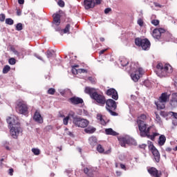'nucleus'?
Instances as JSON below:
<instances>
[{
	"label": "nucleus",
	"mask_w": 177,
	"mask_h": 177,
	"mask_svg": "<svg viewBox=\"0 0 177 177\" xmlns=\"http://www.w3.org/2000/svg\"><path fill=\"white\" fill-rule=\"evenodd\" d=\"M33 120H35V121L39 124H42V122H44V118H42L41 113L38 111H36L35 113Z\"/></svg>",
	"instance_id": "16"
},
{
	"label": "nucleus",
	"mask_w": 177,
	"mask_h": 177,
	"mask_svg": "<svg viewBox=\"0 0 177 177\" xmlns=\"http://www.w3.org/2000/svg\"><path fill=\"white\" fill-rule=\"evenodd\" d=\"M105 133H106V135H111L112 136H117L118 135V133L113 130V129L111 128L106 129Z\"/></svg>",
	"instance_id": "20"
},
{
	"label": "nucleus",
	"mask_w": 177,
	"mask_h": 177,
	"mask_svg": "<svg viewBox=\"0 0 177 177\" xmlns=\"http://www.w3.org/2000/svg\"><path fill=\"white\" fill-rule=\"evenodd\" d=\"M15 110L17 113L19 114H23L24 115H26L28 114V105H27V102L23 100H18L16 102Z\"/></svg>",
	"instance_id": "5"
},
{
	"label": "nucleus",
	"mask_w": 177,
	"mask_h": 177,
	"mask_svg": "<svg viewBox=\"0 0 177 177\" xmlns=\"http://www.w3.org/2000/svg\"><path fill=\"white\" fill-rule=\"evenodd\" d=\"M102 0H95V5H100Z\"/></svg>",
	"instance_id": "57"
},
{
	"label": "nucleus",
	"mask_w": 177,
	"mask_h": 177,
	"mask_svg": "<svg viewBox=\"0 0 177 177\" xmlns=\"http://www.w3.org/2000/svg\"><path fill=\"white\" fill-rule=\"evenodd\" d=\"M106 109L109 113H110L111 115L113 117H117L118 113L115 112L117 110V102L113 99L105 100Z\"/></svg>",
	"instance_id": "6"
},
{
	"label": "nucleus",
	"mask_w": 177,
	"mask_h": 177,
	"mask_svg": "<svg viewBox=\"0 0 177 177\" xmlns=\"http://www.w3.org/2000/svg\"><path fill=\"white\" fill-rule=\"evenodd\" d=\"M15 23V21H13V19H12L11 18H7L6 19V24H8L9 26H13Z\"/></svg>",
	"instance_id": "32"
},
{
	"label": "nucleus",
	"mask_w": 177,
	"mask_h": 177,
	"mask_svg": "<svg viewBox=\"0 0 177 177\" xmlns=\"http://www.w3.org/2000/svg\"><path fill=\"white\" fill-rule=\"evenodd\" d=\"M7 122L8 124V127H10V133L11 136L14 139H17V136H19V134L20 133V131H21V127H20V123L19 122H16L15 120V118L8 117L7 118Z\"/></svg>",
	"instance_id": "3"
},
{
	"label": "nucleus",
	"mask_w": 177,
	"mask_h": 177,
	"mask_svg": "<svg viewBox=\"0 0 177 177\" xmlns=\"http://www.w3.org/2000/svg\"><path fill=\"white\" fill-rule=\"evenodd\" d=\"M69 118H73V120H74V118H75V112L71 111L68 115H67Z\"/></svg>",
	"instance_id": "34"
},
{
	"label": "nucleus",
	"mask_w": 177,
	"mask_h": 177,
	"mask_svg": "<svg viewBox=\"0 0 177 177\" xmlns=\"http://www.w3.org/2000/svg\"><path fill=\"white\" fill-rule=\"evenodd\" d=\"M164 35H168L167 30L162 28H155L152 32V37L155 39H161Z\"/></svg>",
	"instance_id": "9"
},
{
	"label": "nucleus",
	"mask_w": 177,
	"mask_h": 177,
	"mask_svg": "<svg viewBox=\"0 0 177 177\" xmlns=\"http://www.w3.org/2000/svg\"><path fill=\"white\" fill-rule=\"evenodd\" d=\"M138 118L137 124L138 125L140 136H142V138L147 137L148 139L153 141L156 140V137L159 136L160 133H157V130L153 127L151 126L147 127V124L145 122V121L147 120V116L145 114H141Z\"/></svg>",
	"instance_id": "1"
},
{
	"label": "nucleus",
	"mask_w": 177,
	"mask_h": 177,
	"mask_svg": "<svg viewBox=\"0 0 177 177\" xmlns=\"http://www.w3.org/2000/svg\"><path fill=\"white\" fill-rule=\"evenodd\" d=\"M68 102H70V103H71L72 104H82V103H84V100H82V98L80 97H72L71 98L68 99Z\"/></svg>",
	"instance_id": "14"
},
{
	"label": "nucleus",
	"mask_w": 177,
	"mask_h": 177,
	"mask_svg": "<svg viewBox=\"0 0 177 177\" xmlns=\"http://www.w3.org/2000/svg\"><path fill=\"white\" fill-rule=\"evenodd\" d=\"M110 12H111V8H107L104 10L105 15H107L108 13H110Z\"/></svg>",
	"instance_id": "52"
},
{
	"label": "nucleus",
	"mask_w": 177,
	"mask_h": 177,
	"mask_svg": "<svg viewBox=\"0 0 177 177\" xmlns=\"http://www.w3.org/2000/svg\"><path fill=\"white\" fill-rule=\"evenodd\" d=\"M75 67H80L79 65H75L74 66L72 67V73L75 75H77V74H79V72H78V69L75 68Z\"/></svg>",
	"instance_id": "31"
},
{
	"label": "nucleus",
	"mask_w": 177,
	"mask_h": 177,
	"mask_svg": "<svg viewBox=\"0 0 177 177\" xmlns=\"http://www.w3.org/2000/svg\"><path fill=\"white\" fill-rule=\"evenodd\" d=\"M97 151H98V153H104V154H109V153H110V150L104 152V148H103V146H102V145L100 144L97 145Z\"/></svg>",
	"instance_id": "23"
},
{
	"label": "nucleus",
	"mask_w": 177,
	"mask_h": 177,
	"mask_svg": "<svg viewBox=\"0 0 177 177\" xmlns=\"http://www.w3.org/2000/svg\"><path fill=\"white\" fill-rule=\"evenodd\" d=\"M84 5L85 9H92L95 8V0H84Z\"/></svg>",
	"instance_id": "15"
},
{
	"label": "nucleus",
	"mask_w": 177,
	"mask_h": 177,
	"mask_svg": "<svg viewBox=\"0 0 177 177\" xmlns=\"http://www.w3.org/2000/svg\"><path fill=\"white\" fill-rule=\"evenodd\" d=\"M172 124H174L175 126L177 125V119H173Z\"/></svg>",
	"instance_id": "59"
},
{
	"label": "nucleus",
	"mask_w": 177,
	"mask_h": 177,
	"mask_svg": "<svg viewBox=\"0 0 177 177\" xmlns=\"http://www.w3.org/2000/svg\"><path fill=\"white\" fill-rule=\"evenodd\" d=\"M166 140H167V138H165V136L161 135L159 137V140H158L159 146H164V145H165Z\"/></svg>",
	"instance_id": "21"
},
{
	"label": "nucleus",
	"mask_w": 177,
	"mask_h": 177,
	"mask_svg": "<svg viewBox=\"0 0 177 177\" xmlns=\"http://www.w3.org/2000/svg\"><path fill=\"white\" fill-rule=\"evenodd\" d=\"M168 99H169V96L168 95V93H163L160 96L158 100H160V102H163L164 103H167V102L168 101Z\"/></svg>",
	"instance_id": "19"
},
{
	"label": "nucleus",
	"mask_w": 177,
	"mask_h": 177,
	"mask_svg": "<svg viewBox=\"0 0 177 177\" xmlns=\"http://www.w3.org/2000/svg\"><path fill=\"white\" fill-rule=\"evenodd\" d=\"M81 115H88V111L83 110V113H81Z\"/></svg>",
	"instance_id": "58"
},
{
	"label": "nucleus",
	"mask_w": 177,
	"mask_h": 177,
	"mask_svg": "<svg viewBox=\"0 0 177 177\" xmlns=\"http://www.w3.org/2000/svg\"><path fill=\"white\" fill-rule=\"evenodd\" d=\"M8 63L11 65L16 64V59L15 58H10Z\"/></svg>",
	"instance_id": "45"
},
{
	"label": "nucleus",
	"mask_w": 177,
	"mask_h": 177,
	"mask_svg": "<svg viewBox=\"0 0 177 177\" xmlns=\"http://www.w3.org/2000/svg\"><path fill=\"white\" fill-rule=\"evenodd\" d=\"M19 5H23L24 3V0H18Z\"/></svg>",
	"instance_id": "62"
},
{
	"label": "nucleus",
	"mask_w": 177,
	"mask_h": 177,
	"mask_svg": "<svg viewBox=\"0 0 177 177\" xmlns=\"http://www.w3.org/2000/svg\"><path fill=\"white\" fill-rule=\"evenodd\" d=\"M68 121H70V118H68V116L65 117L63 119L64 125H68Z\"/></svg>",
	"instance_id": "37"
},
{
	"label": "nucleus",
	"mask_w": 177,
	"mask_h": 177,
	"mask_svg": "<svg viewBox=\"0 0 177 177\" xmlns=\"http://www.w3.org/2000/svg\"><path fill=\"white\" fill-rule=\"evenodd\" d=\"M95 131H96V129L91 127H87L84 129V132H86V133H93Z\"/></svg>",
	"instance_id": "28"
},
{
	"label": "nucleus",
	"mask_w": 177,
	"mask_h": 177,
	"mask_svg": "<svg viewBox=\"0 0 177 177\" xmlns=\"http://www.w3.org/2000/svg\"><path fill=\"white\" fill-rule=\"evenodd\" d=\"M170 104L171 107H177V101L174 100H171Z\"/></svg>",
	"instance_id": "39"
},
{
	"label": "nucleus",
	"mask_w": 177,
	"mask_h": 177,
	"mask_svg": "<svg viewBox=\"0 0 177 177\" xmlns=\"http://www.w3.org/2000/svg\"><path fill=\"white\" fill-rule=\"evenodd\" d=\"M155 104L157 107V110H164V109H165V102L160 101V100H158V102H155Z\"/></svg>",
	"instance_id": "17"
},
{
	"label": "nucleus",
	"mask_w": 177,
	"mask_h": 177,
	"mask_svg": "<svg viewBox=\"0 0 177 177\" xmlns=\"http://www.w3.org/2000/svg\"><path fill=\"white\" fill-rule=\"evenodd\" d=\"M23 30V24L21 23H19L16 26V30L17 31H21Z\"/></svg>",
	"instance_id": "35"
},
{
	"label": "nucleus",
	"mask_w": 177,
	"mask_h": 177,
	"mask_svg": "<svg viewBox=\"0 0 177 177\" xmlns=\"http://www.w3.org/2000/svg\"><path fill=\"white\" fill-rule=\"evenodd\" d=\"M151 24H153V26H158V24H160V21L158 19H153L151 21Z\"/></svg>",
	"instance_id": "41"
},
{
	"label": "nucleus",
	"mask_w": 177,
	"mask_h": 177,
	"mask_svg": "<svg viewBox=\"0 0 177 177\" xmlns=\"http://www.w3.org/2000/svg\"><path fill=\"white\" fill-rule=\"evenodd\" d=\"M171 100L177 101V93H173L171 95Z\"/></svg>",
	"instance_id": "48"
},
{
	"label": "nucleus",
	"mask_w": 177,
	"mask_h": 177,
	"mask_svg": "<svg viewBox=\"0 0 177 177\" xmlns=\"http://www.w3.org/2000/svg\"><path fill=\"white\" fill-rule=\"evenodd\" d=\"M118 140L122 147H126V145H133L135 143V140L129 136L121 137L118 138Z\"/></svg>",
	"instance_id": "10"
},
{
	"label": "nucleus",
	"mask_w": 177,
	"mask_h": 177,
	"mask_svg": "<svg viewBox=\"0 0 177 177\" xmlns=\"http://www.w3.org/2000/svg\"><path fill=\"white\" fill-rule=\"evenodd\" d=\"M73 122L78 128H86L89 125V120L77 116L73 118Z\"/></svg>",
	"instance_id": "8"
},
{
	"label": "nucleus",
	"mask_w": 177,
	"mask_h": 177,
	"mask_svg": "<svg viewBox=\"0 0 177 177\" xmlns=\"http://www.w3.org/2000/svg\"><path fill=\"white\" fill-rule=\"evenodd\" d=\"M170 104L171 107H177V101L174 100H171Z\"/></svg>",
	"instance_id": "38"
},
{
	"label": "nucleus",
	"mask_w": 177,
	"mask_h": 177,
	"mask_svg": "<svg viewBox=\"0 0 177 177\" xmlns=\"http://www.w3.org/2000/svg\"><path fill=\"white\" fill-rule=\"evenodd\" d=\"M88 142L90 145L93 146V145H95V143H97V139L95 136H91L88 138Z\"/></svg>",
	"instance_id": "25"
},
{
	"label": "nucleus",
	"mask_w": 177,
	"mask_h": 177,
	"mask_svg": "<svg viewBox=\"0 0 177 177\" xmlns=\"http://www.w3.org/2000/svg\"><path fill=\"white\" fill-rule=\"evenodd\" d=\"M137 23H138V26H140V27H143V24H144L145 22L143 21V19H139L137 21Z\"/></svg>",
	"instance_id": "43"
},
{
	"label": "nucleus",
	"mask_w": 177,
	"mask_h": 177,
	"mask_svg": "<svg viewBox=\"0 0 177 177\" xmlns=\"http://www.w3.org/2000/svg\"><path fill=\"white\" fill-rule=\"evenodd\" d=\"M106 50H107V49L102 50L101 51H100V55H103V53H104Z\"/></svg>",
	"instance_id": "64"
},
{
	"label": "nucleus",
	"mask_w": 177,
	"mask_h": 177,
	"mask_svg": "<svg viewBox=\"0 0 177 177\" xmlns=\"http://www.w3.org/2000/svg\"><path fill=\"white\" fill-rule=\"evenodd\" d=\"M53 22L55 23V24L56 26H59L60 25V18L62 17V16L59 14H55L53 16Z\"/></svg>",
	"instance_id": "18"
},
{
	"label": "nucleus",
	"mask_w": 177,
	"mask_h": 177,
	"mask_svg": "<svg viewBox=\"0 0 177 177\" xmlns=\"http://www.w3.org/2000/svg\"><path fill=\"white\" fill-rule=\"evenodd\" d=\"M136 73H138V74H139V75H142L143 74V68H139L138 71H136Z\"/></svg>",
	"instance_id": "50"
},
{
	"label": "nucleus",
	"mask_w": 177,
	"mask_h": 177,
	"mask_svg": "<svg viewBox=\"0 0 177 177\" xmlns=\"http://www.w3.org/2000/svg\"><path fill=\"white\" fill-rule=\"evenodd\" d=\"M47 93L48 95H55V93H56V89L50 88L48 90Z\"/></svg>",
	"instance_id": "36"
},
{
	"label": "nucleus",
	"mask_w": 177,
	"mask_h": 177,
	"mask_svg": "<svg viewBox=\"0 0 177 177\" xmlns=\"http://www.w3.org/2000/svg\"><path fill=\"white\" fill-rule=\"evenodd\" d=\"M12 51L15 53V55H17V56H20V53H19V51H17L15 49H13Z\"/></svg>",
	"instance_id": "55"
},
{
	"label": "nucleus",
	"mask_w": 177,
	"mask_h": 177,
	"mask_svg": "<svg viewBox=\"0 0 177 177\" xmlns=\"http://www.w3.org/2000/svg\"><path fill=\"white\" fill-rule=\"evenodd\" d=\"M156 68V74L160 77H168L169 74L172 73V66L168 64L164 65L162 63H159L157 64Z\"/></svg>",
	"instance_id": "4"
},
{
	"label": "nucleus",
	"mask_w": 177,
	"mask_h": 177,
	"mask_svg": "<svg viewBox=\"0 0 177 177\" xmlns=\"http://www.w3.org/2000/svg\"><path fill=\"white\" fill-rule=\"evenodd\" d=\"M170 115L173 117V119H176L177 120V113L169 111Z\"/></svg>",
	"instance_id": "44"
},
{
	"label": "nucleus",
	"mask_w": 177,
	"mask_h": 177,
	"mask_svg": "<svg viewBox=\"0 0 177 177\" xmlns=\"http://www.w3.org/2000/svg\"><path fill=\"white\" fill-rule=\"evenodd\" d=\"M148 172L153 177H161V171H158L156 167H150Z\"/></svg>",
	"instance_id": "13"
},
{
	"label": "nucleus",
	"mask_w": 177,
	"mask_h": 177,
	"mask_svg": "<svg viewBox=\"0 0 177 177\" xmlns=\"http://www.w3.org/2000/svg\"><path fill=\"white\" fill-rule=\"evenodd\" d=\"M154 5L156 8H164V6L160 5V3H154Z\"/></svg>",
	"instance_id": "54"
},
{
	"label": "nucleus",
	"mask_w": 177,
	"mask_h": 177,
	"mask_svg": "<svg viewBox=\"0 0 177 177\" xmlns=\"http://www.w3.org/2000/svg\"><path fill=\"white\" fill-rule=\"evenodd\" d=\"M120 168L122 169H126V167H125V165H124V164H120Z\"/></svg>",
	"instance_id": "61"
},
{
	"label": "nucleus",
	"mask_w": 177,
	"mask_h": 177,
	"mask_svg": "<svg viewBox=\"0 0 177 177\" xmlns=\"http://www.w3.org/2000/svg\"><path fill=\"white\" fill-rule=\"evenodd\" d=\"M88 81H91V84H96V80L93 77H88Z\"/></svg>",
	"instance_id": "47"
},
{
	"label": "nucleus",
	"mask_w": 177,
	"mask_h": 177,
	"mask_svg": "<svg viewBox=\"0 0 177 177\" xmlns=\"http://www.w3.org/2000/svg\"><path fill=\"white\" fill-rule=\"evenodd\" d=\"M46 56L49 59L53 56V53L50 50H47L46 52Z\"/></svg>",
	"instance_id": "46"
},
{
	"label": "nucleus",
	"mask_w": 177,
	"mask_h": 177,
	"mask_svg": "<svg viewBox=\"0 0 177 177\" xmlns=\"http://www.w3.org/2000/svg\"><path fill=\"white\" fill-rule=\"evenodd\" d=\"M135 44L136 46L142 47L143 50H149L151 45L150 41L148 39H142L140 37L135 39Z\"/></svg>",
	"instance_id": "7"
},
{
	"label": "nucleus",
	"mask_w": 177,
	"mask_h": 177,
	"mask_svg": "<svg viewBox=\"0 0 177 177\" xmlns=\"http://www.w3.org/2000/svg\"><path fill=\"white\" fill-rule=\"evenodd\" d=\"M85 93L90 95V97L95 100L98 104L104 106L106 104V97L102 93H99L95 91V88L91 87H86L84 89Z\"/></svg>",
	"instance_id": "2"
},
{
	"label": "nucleus",
	"mask_w": 177,
	"mask_h": 177,
	"mask_svg": "<svg viewBox=\"0 0 177 177\" xmlns=\"http://www.w3.org/2000/svg\"><path fill=\"white\" fill-rule=\"evenodd\" d=\"M13 172H15V170H13V168H10L8 170V174L10 175V176H13Z\"/></svg>",
	"instance_id": "51"
},
{
	"label": "nucleus",
	"mask_w": 177,
	"mask_h": 177,
	"mask_svg": "<svg viewBox=\"0 0 177 177\" xmlns=\"http://www.w3.org/2000/svg\"><path fill=\"white\" fill-rule=\"evenodd\" d=\"M131 78L134 82H138L140 79V75L138 73V72H135L134 73L131 74Z\"/></svg>",
	"instance_id": "24"
},
{
	"label": "nucleus",
	"mask_w": 177,
	"mask_h": 177,
	"mask_svg": "<svg viewBox=\"0 0 177 177\" xmlns=\"http://www.w3.org/2000/svg\"><path fill=\"white\" fill-rule=\"evenodd\" d=\"M78 73H79V74L87 73H88V70L84 69V68H79L78 69Z\"/></svg>",
	"instance_id": "40"
},
{
	"label": "nucleus",
	"mask_w": 177,
	"mask_h": 177,
	"mask_svg": "<svg viewBox=\"0 0 177 177\" xmlns=\"http://www.w3.org/2000/svg\"><path fill=\"white\" fill-rule=\"evenodd\" d=\"M17 16H21V11L20 10H17Z\"/></svg>",
	"instance_id": "60"
},
{
	"label": "nucleus",
	"mask_w": 177,
	"mask_h": 177,
	"mask_svg": "<svg viewBox=\"0 0 177 177\" xmlns=\"http://www.w3.org/2000/svg\"><path fill=\"white\" fill-rule=\"evenodd\" d=\"M57 5L60 6V8H64V1L63 0H59L57 2Z\"/></svg>",
	"instance_id": "42"
},
{
	"label": "nucleus",
	"mask_w": 177,
	"mask_h": 177,
	"mask_svg": "<svg viewBox=\"0 0 177 177\" xmlns=\"http://www.w3.org/2000/svg\"><path fill=\"white\" fill-rule=\"evenodd\" d=\"M147 147V145H146L145 144L139 145L140 149H142L143 150H145V149H146Z\"/></svg>",
	"instance_id": "53"
},
{
	"label": "nucleus",
	"mask_w": 177,
	"mask_h": 177,
	"mask_svg": "<svg viewBox=\"0 0 177 177\" xmlns=\"http://www.w3.org/2000/svg\"><path fill=\"white\" fill-rule=\"evenodd\" d=\"M71 26L70 25V24H68L65 28L62 30L64 34H68V32H70V28H71Z\"/></svg>",
	"instance_id": "30"
},
{
	"label": "nucleus",
	"mask_w": 177,
	"mask_h": 177,
	"mask_svg": "<svg viewBox=\"0 0 177 177\" xmlns=\"http://www.w3.org/2000/svg\"><path fill=\"white\" fill-rule=\"evenodd\" d=\"M159 114L160 115H161V117H163L164 118H165V117L171 115V113H169V112H167L165 111H160Z\"/></svg>",
	"instance_id": "27"
},
{
	"label": "nucleus",
	"mask_w": 177,
	"mask_h": 177,
	"mask_svg": "<svg viewBox=\"0 0 177 177\" xmlns=\"http://www.w3.org/2000/svg\"><path fill=\"white\" fill-rule=\"evenodd\" d=\"M6 16L5 14H1L0 15V21H5V19H6Z\"/></svg>",
	"instance_id": "49"
},
{
	"label": "nucleus",
	"mask_w": 177,
	"mask_h": 177,
	"mask_svg": "<svg viewBox=\"0 0 177 177\" xmlns=\"http://www.w3.org/2000/svg\"><path fill=\"white\" fill-rule=\"evenodd\" d=\"M155 115H156L155 121H156L158 124H160V125H161V124H162V120H161V117L157 112H155Z\"/></svg>",
	"instance_id": "26"
},
{
	"label": "nucleus",
	"mask_w": 177,
	"mask_h": 177,
	"mask_svg": "<svg viewBox=\"0 0 177 177\" xmlns=\"http://www.w3.org/2000/svg\"><path fill=\"white\" fill-rule=\"evenodd\" d=\"M107 96H111L114 100H118V93L114 88H109L106 91Z\"/></svg>",
	"instance_id": "12"
},
{
	"label": "nucleus",
	"mask_w": 177,
	"mask_h": 177,
	"mask_svg": "<svg viewBox=\"0 0 177 177\" xmlns=\"http://www.w3.org/2000/svg\"><path fill=\"white\" fill-rule=\"evenodd\" d=\"M32 151L33 152L35 156H39V154L41 153V151H39V149H37V148H32Z\"/></svg>",
	"instance_id": "33"
},
{
	"label": "nucleus",
	"mask_w": 177,
	"mask_h": 177,
	"mask_svg": "<svg viewBox=\"0 0 177 177\" xmlns=\"http://www.w3.org/2000/svg\"><path fill=\"white\" fill-rule=\"evenodd\" d=\"M97 120H100V121L103 118V117L102 116V115H97Z\"/></svg>",
	"instance_id": "63"
},
{
	"label": "nucleus",
	"mask_w": 177,
	"mask_h": 177,
	"mask_svg": "<svg viewBox=\"0 0 177 177\" xmlns=\"http://www.w3.org/2000/svg\"><path fill=\"white\" fill-rule=\"evenodd\" d=\"M84 173L87 175V176H92L93 175V171L92 168L84 167L83 169Z\"/></svg>",
	"instance_id": "22"
},
{
	"label": "nucleus",
	"mask_w": 177,
	"mask_h": 177,
	"mask_svg": "<svg viewBox=\"0 0 177 177\" xmlns=\"http://www.w3.org/2000/svg\"><path fill=\"white\" fill-rule=\"evenodd\" d=\"M100 121V123L102 124V125H106V121L104 120V119H103V118Z\"/></svg>",
	"instance_id": "56"
},
{
	"label": "nucleus",
	"mask_w": 177,
	"mask_h": 177,
	"mask_svg": "<svg viewBox=\"0 0 177 177\" xmlns=\"http://www.w3.org/2000/svg\"><path fill=\"white\" fill-rule=\"evenodd\" d=\"M10 71V66L6 65L3 68V74H8Z\"/></svg>",
	"instance_id": "29"
},
{
	"label": "nucleus",
	"mask_w": 177,
	"mask_h": 177,
	"mask_svg": "<svg viewBox=\"0 0 177 177\" xmlns=\"http://www.w3.org/2000/svg\"><path fill=\"white\" fill-rule=\"evenodd\" d=\"M149 150H151L156 162H160L161 156L160 155V152L158 151V150L156 149V147H154L153 145H150L149 146Z\"/></svg>",
	"instance_id": "11"
}]
</instances>
